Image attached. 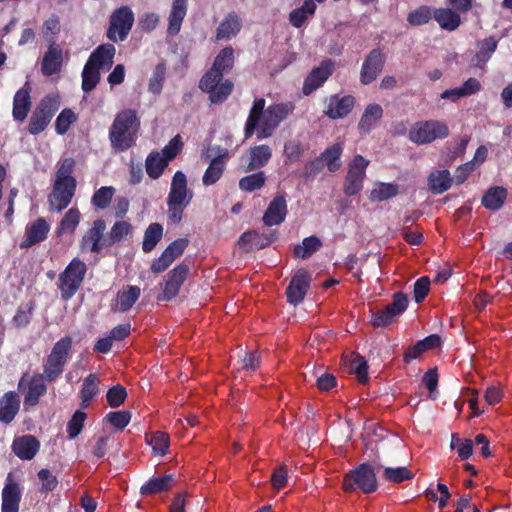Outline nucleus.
I'll return each mask as SVG.
<instances>
[{
  "label": "nucleus",
  "mask_w": 512,
  "mask_h": 512,
  "mask_svg": "<svg viewBox=\"0 0 512 512\" xmlns=\"http://www.w3.org/2000/svg\"><path fill=\"white\" fill-rule=\"evenodd\" d=\"M263 98L255 99L245 124V137L249 138L256 131L258 139H266L273 135L279 124L294 109L292 103L272 104L265 108Z\"/></svg>",
  "instance_id": "nucleus-1"
},
{
  "label": "nucleus",
  "mask_w": 512,
  "mask_h": 512,
  "mask_svg": "<svg viewBox=\"0 0 512 512\" xmlns=\"http://www.w3.org/2000/svg\"><path fill=\"white\" fill-rule=\"evenodd\" d=\"M139 126L140 122L134 110L126 109L118 113L109 132L112 147L118 151L130 148L135 141Z\"/></svg>",
  "instance_id": "nucleus-2"
},
{
  "label": "nucleus",
  "mask_w": 512,
  "mask_h": 512,
  "mask_svg": "<svg viewBox=\"0 0 512 512\" xmlns=\"http://www.w3.org/2000/svg\"><path fill=\"white\" fill-rule=\"evenodd\" d=\"M193 192L188 189L186 175L177 171L171 181L170 190L166 199L167 218L172 224H178L183 218V212L190 204Z\"/></svg>",
  "instance_id": "nucleus-3"
},
{
  "label": "nucleus",
  "mask_w": 512,
  "mask_h": 512,
  "mask_svg": "<svg viewBox=\"0 0 512 512\" xmlns=\"http://www.w3.org/2000/svg\"><path fill=\"white\" fill-rule=\"evenodd\" d=\"M86 272V264L79 258H74L65 270L60 273L58 288L60 289L63 299H70L76 294L84 280Z\"/></svg>",
  "instance_id": "nucleus-4"
},
{
  "label": "nucleus",
  "mask_w": 512,
  "mask_h": 512,
  "mask_svg": "<svg viewBox=\"0 0 512 512\" xmlns=\"http://www.w3.org/2000/svg\"><path fill=\"white\" fill-rule=\"evenodd\" d=\"M449 134L448 126L438 120L416 122L409 130V139L416 144L423 145L442 139Z\"/></svg>",
  "instance_id": "nucleus-5"
},
{
  "label": "nucleus",
  "mask_w": 512,
  "mask_h": 512,
  "mask_svg": "<svg viewBox=\"0 0 512 512\" xmlns=\"http://www.w3.org/2000/svg\"><path fill=\"white\" fill-rule=\"evenodd\" d=\"M72 346L70 337L61 338L55 343L44 364V377L48 381L55 380L63 372Z\"/></svg>",
  "instance_id": "nucleus-6"
},
{
  "label": "nucleus",
  "mask_w": 512,
  "mask_h": 512,
  "mask_svg": "<svg viewBox=\"0 0 512 512\" xmlns=\"http://www.w3.org/2000/svg\"><path fill=\"white\" fill-rule=\"evenodd\" d=\"M223 73L211 68L201 79L199 87L210 94L212 103H221L227 99L233 89V83L229 80L222 81Z\"/></svg>",
  "instance_id": "nucleus-7"
},
{
  "label": "nucleus",
  "mask_w": 512,
  "mask_h": 512,
  "mask_svg": "<svg viewBox=\"0 0 512 512\" xmlns=\"http://www.w3.org/2000/svg\"><path fill=\"white\" fill-rule=\"evenodd\" d=\"M205 157L210 160V164L202 177V181L205 186H210L221 178L230 158V153L228 149L221 146H210L205 152Z\"/></svg>",
  "instance_id": "nucleus-8"
},
{
  "label": "nucleus",
  "mask_w": 512,
  "mask_h": 512,
  "mask_svg": "<svg viewBox=\"0 0 512 512\" xmlns=\"http://www.w3.org/2000/svg\"><path fill=\"white\" fill-rule=\"evenodd\" d=\"M343 489L351 492L360 489L364 493H372L377 489L376 475L369 465L362 464L347 474L343 479Z\"/></svg>",
  "instance_id": "nucleus-9"
},
{
  "label": "nucleus",
  "mask_w": 512,
  "mask_h": 512,
  "mask_svg": "<svg viewBox=\"0 0 512 512\" xmlns=\"http://www.w3.org/2000/svg\"><path fill=\"white\" fill-rule=\"evenodd\" d=\"M58 108L59 102L57 98L52 96L44 97L31 115L28 125L29 133L36 135L44 131Z\"/></svg>",
  "instance_id": "nucleus-10"
},
{
  "label": "nucleus",
  "mask_w": 512,
  "mask_h": 512,
  "mask_svg": "<svg viewBox=\"0 0 512 512\" xmlns=\"http://www.w3.org/2000/svg\"><path fill=\"white\" fill-rule=\"evenodd\" d=\"M134 23V13L128 6H121L110 17L107 37L114 42L124 41Z\"/></svg>",
  "instance_id": "nucleus-11"
},
{
  "label": "nucleus",
  "mask_w": 512,
  "mask_h": 512,
  "mask_svg": "<svg viewBox=\"0 0 512 512\" xmlns=\"http://www.w3.org/2000/svg\"><path fill=\"white\" fill-rule=\"evenodd\" d=\"M369 161L361 155H356L348 165V172L344 183V193L353 196L363 188V181L366 175V168Z\"/></svg>",
  "instance_id": "nucleus-12"
},
{
  "label": "nucleus",
  "mask_w": 512,
  "mask_h": 512,
  "mask_svg": "<svg viewBox=\"0 0 512 512\" xmlns=\"http://www.w3.org/2000/svg\"><path fill=\"white\" fill-rule=\"evenodd\" d=\"M407 306V296L403 293H396L391 304L373 315L372 325L382 327L391 324L397 316L406 310Z\"/></svg>",
  "instance_id": "nucleus-13"
},
{
  "label": "nucleus",
  "mask_w": 512,
  "mask_h": 512,
  "mask_svg": "<svg viewBox=\"0 0 512 512\" xmlns=\"http://www.w3.org/2000/svg\"><path fill=\"white\" fill-rule=\"evenodd\" d=\"M311 276L305 269H299L293 275L286 294L289 303L297 305L301 303L310 287Z\"/></svg>",
  "instance_id": "nucleus-14"
},
{
  "label": "nucleus",
  "mask_w": 512,
  "mask_h": 512,
  "mask_svg": "<svg viewBox=\"0 0 512 512\" xmlns=\"http://www.w3.org/2000/svg\"><path fill=\"white\" fill-rule=\"evenodd\" d=\"M22 497V488L15 480L12 473H9L2 490L1 512H18Z\"/></svg>",
  "instance_id": "nucleus-15"
},
{
  "label": "nucleus",
  "mask_w": 512,
  "mask_h": 512,
  "mask_svg": "<svg viewBox=\"0 0 512 512\" xmlns=\"http://www.w3.org/2000/svg\"><path fill=\"white\" fill-rule=\"evenodd\" d=\"M76 184L54 183L49 196V204L52 210L57 212L65 209L71 202L75 193Z\"/></svg>",
  "instance_id": "nucleus-16"
},
{
  "label": "nucleus",
  "mask_w": 512,
  "mask_h": 512,
  "mask_svg": "<svg viewBox=\"0 0 512 512\" xmlns=\"http://www.w3.org/2000/svg\"><path fill=\"white\" fill-rule=\"evenodd\" d=\"M11 448L21 460H31L38 453L40 442L33 435H22L14 438Z\"/></svg>",
  "instance_id": "nucleus-17"
},
{
  "label": "nucleus",
  "mask_w": 512,
  "mask_h": 512,
  "mask_svg": "<svg viewBox=\"0 0 512 512\" xmlns=\"http://www.w3.org/2000/svg\"><path fill=\"white\" fill-rule=\"evenodd\" d=\"M105 229L106 225L103 220H95L93 226L85 233L81 240V250L91 252L101 251V249L104 247L102 238Z\"/></svg>",
  "instance_id": "nucleus-18"
},
{
  "label": "nucleus",
  "mask_w": 512,
  "mask_h": 512,
  "mask_svg": "<svg viewBox=\"0 0 512 512\" xmlns=\"http://www.w3.org/2000/svg\"><path fill=\"white\" fill-rule=\"evenodd\" d=\"M287 215V202L283 195L276 196L269 204L263 215V222L266 226L281 224Z\"/></svg>",
  "instance_id": "nucleus-19"
},
{
  "label": "nucleus",
  "mask_w": 512,
  "mask_h": 512,
  "mask_svg": "<svg viewBox=\"0 0 512 512\" xmlns=\"http://www.w3.org/2000/svg\"><path fill=\"white\" fill-rule=\"evenodd\" d=\"M332 72L333 63L331 61H326L322 63L320 67L312 70L304 81L303 93L305 95H309L319 88L328 79Z\"/></svg>",
  "instance_id": "nucleus-20"
},
{
  "label": "nucleus",
  "mask_w": 512,
  "mask_h": 512,
  "mask_svg": "<svg viewBox=\"0 0 512 512\" xmlns=\"http://www.w3.org/2000/svg\"><path fill=\"white\" fill-rule=\"evenodd\" d=\"M354 105L355 99L353 96H331L325 113L332 119L344 118L352 111Z\"/></svg>",
  "instance_id": "nucleus-21"
},
{
  "label": "nucleus",
  "mask_w": 512,
  "mask_h": 512,
  "mask_svg": "<svg viewBox=\"0 0 512 512\" xmlns=\"http://www.w3.org/2000/svg\"><path fill=\"white\" fill-rule=\"evenodd\" d=\"M188 11V0H173L168 16L167 33L171 36L177 35L182 26V22Z\"/></svg>",
  "instance_id": "nucleus-22"
},
{
  "label": "nucleus",
  "mask_w": 512,
  "mask_h": 512,
  "mask_svg": "<svg viewBox=\"0 0 512 512\" xmlns=\"http://www.w3.org/2000/svg\"><path fill=\"white\" fill-rule=\"evenodd\" d=\"M49 225L43 218H38L33 223L27 225L25 230V239L20 244L21 248H28L36 243L46 239L49 232Z\"/></svg>",
  "instance_id": "nucleus-23"
},
{
  "label": "nucleus",
  "mask_w": 512,
  "mask_h": 512,
  "mask_svg": "<svg viewBox=\"0 0 512 512\" xmlns=\"http://www.w3.org/2000/svg\"><path fill=\"white\" fill-rule=\"evenodd\" d=\"M383 63L382 54L377 50H373L363 63L361 82L363 84H369L374 81L381 72Z\"/></svg>",
  "instance_id": "nucleus-24"
},
{
  "label": "nucleus",
  "mask_w": 512,
  "mask_h": 512,
  "mask_svg": "<svg viewBox=\"0 0 512 512\" xmlns=\"http://www.w3.org/2000/svg\"><path fill=\"white\" fill-rule=\"evenodd\" d=\"M141 290L137 286H124L118 291L114 302L112 303V309L118 312L128 311L135 302L139 299Z\"/></svg>",
  "instance_id": "nucleus-25"
},
{
  "label": "nucleus",
  "mask_w": 512,
  "mask_h": 512,
  "mask_svg": "<svg viewBox=\"0 0 512 512\" xmlns=\"http://www.w3.org/2000/svg\"><path fill=\"white\" fill-rule=\"evenodd\" d=\"M187 274L188 267L183 264L178 265L168 274L163 290V299L169 300L178 294L179 288L185 281Z\"/></svg>",
  "instance_id": "nucleus-26"
},
{
  "label": "nucleus",
  "mask_w": 512,
  "mask_h": 512,
  "mask_svg": "<svg viewBox=\"0 0 512 512\" xmlns=\"http://www.w3.org/2000/svg\"><path fill=\"white\" fill-rule=\"evenodd\" d=\"M116 49L112 44H103L96 48L87 62L99 70H107L113 65Z\"/></svg>",
  "instance_id": "nucleus-27"
},
{
  "label": "nucleus",
  "mask_w": 512,
  "mask_h": 512,
  "mask_svg": "<svg viewBox=\"0 0 512 512\" xmlns=\"http://www.w3.org/2000/svg\"><path fill=\"white\" fill-rule=\"evenodd\" d=\"M383 116V108L377 103L369 104L358 123L360 133L367 134L374 129Z\"/></svg>",
  "instance_id": "nucleus-28"
},
{
  "label": "nucleus",
  "mask_w": 512,
  "mask_h": 512,
  "mask_svg": "<svg viewBox=\"0 0 512 512\" xmlns=\"http://www.w3.org/2000/svg\"><path fill=\"white\" fill-rule=\"evenodd\" d=\"M62 65V49L55 45L50 44L47 52L42 61V73L46 76H51L60 71Z\"/></svg>",
  "instance_id": "nucleus-29"
},
{
  "label": "nucleus",
  "mask_w": 512,
  "mask_h": 512,
  "mask_svg": "<svg viewBox=\"0 0 512 512\" xmlns=\"http://www.w3.org/2000/svg\"><path fill=\"white\" fill-rule=\"evenodd\" d=\"M20 400L16 393L8 392L0 399V421L10 423L18 413Z\"/></svg>",
  "instance_id": "nucleus-30"
},
{
  "label": "nucleus",
  "mask_w": 512,
  "mask_h": 512,
  "mask_svg": "<svg viewBox=\"0 0 512 512\" xmlns=\"http://www.w3.org/2000/svg\"><path fill=\"white\" fill-rule=\"evenodd\" d=\"M241 27L242 22L240 17L235 13H230L219 24L216 30V38L218 40L231 39L239 33Z\"/></svg>",
  "instance_id": "nucleus-31"
},
{
  "label": "nucleus",
  "mask_w": 512,
  "mask_h": 512,
  "mask_svg": "<svg viewBox=\"0 0 512 512\" xmlns=\"http://www.w3.org/2000/svg\"><path fill=\"white\" fill-rule=\"evenodd\" d=\"M379 466L384 468V478L392 483H400L405 480H411L413 478V474L404 466L402 467H391V466H385L381 461L387 462L388 455L387 451L384 449L382 451V457L379 456Z\"/></svg>",
  "instance_id": "nucleus-32"
},
{
  "label": "nucleus",
  "mask_w": 512,
  "mask_h": 512,
  "mask_svg": "<svg viewBox=\"0 0 512 512\" xmlns=\"http://www.w3.org/2000/svg\"><path fill=\"white\" fill-rule=\"evenodd\" d=\"M46 392L44 376L37 374L29 382L27 393L24 397V407H32L38 404L39 398Z\"/></svg>",
  "instance_id": "nucleus-33"
},
{
  "label": "nucleus",
  "mask_w": 512,
  "mask_h": 512,
  "mask_svg": "<svg viewBox=\"0 0 512 512\" xmlns=\"http://www.w3.org/2000/svg\"><path fill=\"white\" fill-rule=\"evenodd\" d=\"M441 345V338L437 334H432L423 340L418 341L414 346L410 347L404 355L406 362H410L420 356L427 350L434 349Z\"/></svg>",
  "instance_id": "nucleus-34"
},
{
  "label": "nucleus",
  "mask_w": 512,
  "mask_h": 512,
  "mask_svg": "<svg viewBox=\"0 0 512 512\" xmlns=\"http://www.w3.org/2000/svg\"><path fill=\"white\" fill-rule=\"evenodd\" d=\"M30 93L27 88L19 89L13 100V117L15 120L23 122L30 110Z\"/></svg>",
  "instance_id": "nucleus-35"
},
{
  "label": "nucleus",
  "mask_w": 512,
  "mask_h": 512,
  "mask_svg": "<svg viewBox=\"0 0 512 512\" xmlns=\"http://www.w3.org/2000/svg\"><path fill=\"white\" fill-rule=\"evenodd\" d=\"M433 17L442 29L448 31L456 30L461 23L458 13L448 8L435 10L433 12Z\"/></svg>",
  "instance_id": "nucleus-36"
},
{
  "label": "nucleus",
  "mask_w": 512,
  "mask_h": 512,
  "mask_svg": "<svg viewBox=\"0 0 512 512\" xmlns=\"http://www.w3.org/2000/svg\"><path fill=\"white\" fill-rule=\"evenodd\" d=\"M272 156V150L268 145H257L250 149V162L247 171H252L265 166Z\"/></svg>",
  "instance_id": "nucleus-37"
},
{
  "label": "nucleus",
  "mask_w": 512,
  "mask_h": 512,
  "mask_svg": "<svg viewBox=\"0 0 512 512\" xmlns=\"http://www.w3.org/2000/svg\"><path fill=\"white\" fill-rule=\"evenodd\" d=\"M452 181L450 172L446 169L432 172L428 177L429 188L435 194L447 191L451 187Z\"/></svg>",
  "instance_id": "nucleus-38"
},
{
  "label": "nucleus",
  "mask_w": 512,
  "mask_h": 512,
  "mask_svg": "<svg viewBox=\"0 0 512 512\" xmlns=\"http://www.w3.org/2000/svg\"><path fill=\"white\" fill-rule=\"evenodd\" d=\"M497 48V41L493 37H488L477 44L474 65L483 68Z\"/></svg>",
  "instance_id": "nucleus-39"
},
{
  "label": "nucleus",
  "mask_w": 512,
  "mask_h": 512,
  "mask_svg": "<svg viewBox=\"0 0 512 512\" xmlns=\"http://www.w3.org/2000/svg\"><path fill=\"white\" fill-rule=\"evenodd\" d=\"M343 152V145L341 143H334L324 152L321 153L320 159L322 160L324 166L328 168L330 172H335L340 169L341 161L340 157Z\"/></svg>",
  "instance_id": "nucleus-40"
},
{
  "label": "nucleus",
  "mask_w": 512,
  "mask_h": 512,
  "mask_svg": "<svg viewBox=\"0 0 512 512\" xmlns=\"http://www.w3.org/2000/svg\"><path fill=\"white\" fill-rule=\"evenodd\" d=\"M399 192L398 186L392 183H375L370 192V200L372 202H381L395 197Z\"/></svg>",
  "instance_id": "nucleus-41"
},
{
  "label": "nucleus",
  "mask_w": 512,
  "mask_h": 512,
  "mask_svg": "<svg viewBox=\"0 0 512 512\" xmlns=\"http://www.w3.org/2000/svg\"><path fill=\"white\" fill-rule=\"evenodd\" d=\"M80 218V211L75 207L70 208L60 221V224L57 228V234H73L79 225Z\"/></svg>",
  "instance_id": "nucleus-42"
},
{
  "label": "nucleus",
  "mask_w": 512,
  "mask_h": 512,
  "mask_svg": "<svg viewBox=\"0 0 512 512\" xmlns=\"http://www.w3.org/2000/svg\"><path fill=\"white\" fill-rule=\"evenodd\" d=\"M167 159L159 152H152L146 159V172L152 179H158L168 165Z\"/></svg>",
  "instance_id": "nucleus-43"
},
{
  "label": "nucleus",
  "mask_w": 512,
  "mask_h": 512,
  "mask_svg": "<svg viewBox=\"0 0 512 512\" xmlns=\"http://www.w3.org/2000/svg\"><path fill=\"white\" fill-rule=\"evenodd\" d=\"M271 240L260 235L255 231H249L242 234L239 239V245L245 250L261 249L267 246Z\"/></svg>",
  "instance_id": "nucleus-44"
},
{
  "label": "nucleus",
  "mask_w": 512,
  "mask_h": 512,
  "mask_svg": "<svg viewBox=\"0 0 512 512\" xmlns=\"http://www.w3.org/2000/svg\"><path fill=\"white\" fill-rule=\"evenodd\" d=\"M507 192L504 188H490L482 198V204L490 210H498L504 203Z\"/></svg>",
  "instance_id": "nucleus-45"
},
{
  "label": "nucleus",
  "mask_w": 512,
  "mask_h": 512,
  "mask_svg": "<svg viewBox=\"0 0 512 512\" xmlns=\"http://www.w3.org/2000/svg\"><path fill=\"white\" fill-rule=\"evenodd\" d=\"M172 481L173 478L170 475L151 479L141 487L140 493L147 496L163 492L171 487Z\"/></svg>",
  "instance_id": "nucleus-46"
},
{
  "label": "nucleus",
  "mask_w": 512,
  "mask_h": 512,
  "mask_svg": "<svg viewBox=\"0 0 512 512\" xmlns=\"http://www.w3.org/2000/svg\"><path fill=\"white\" fill-rule=\"evenodd\" d=\"M163 235V227L159 223H152L145 231L142 249L145 252L152 251Z\"/></svg>",
  "instance_id": "nucleus-47"
},
{
  "label": "nucleus",
  "mask_w": 512,
  "mask_h": 512,
  "mask_svg": "<svg viewBox=\"0 0 512 512\" xmlns=\"http://www.w3.org/2000/svg\"><path fill=\"white\" fill-rule=\"evenodd\" d=\"M322 245L321 240L316 236H310L303 240L302 244L298 245L294 249V255L297 258H308L314 252L320 249Z\"/></svg>",
  "instance_id": "nucleus-48"
},
{
  "label": "nucleus",
  "mask_w": 512,
  "mask_h": 512,
  "mask_svg": "<svg viewBox=\"0 0 512 512\" xmlns=\"http://www.w3.org/2000/svg\"><path fill=\"white\" fill-rule=\"evenodd\" d=\"M100 80V70L86 62L82 71V89L84 92L92 91Z\"/></svg>",
  "instance_id": "nucleus-49"
},
{
  "label": "nucleus",
  "mask_w": 512,
  "mask_h": 512,
  "mask_svg": "<svg viewBox=\"0 0 512 512\" xmlns=\"http://www.w3.org/2000/svg\"><path fill=\"white\" fill-rule=\"evenodd\" d=\"M348 364H349V371L356 375L359 382L365 383L368 378V373H367L368 366H367V362L365 361V359L358 354H352L350 356Z\"/></svg>",
  "instance_id": "nucleus-50"
},
{
  "label": "nucleus",
  "mask_w": 512,
  "mask_h": 512,
  "mask_svg": "<svg viewBox=\"0 0 512 512\" xmlns=\"http://www.w3.org/2000/svg\"><path fill=\"white\" fill-rule=\"evenodd\" d=\"M115 194V189L112 186H103L95 191L92 196L91 203L98 209H106Z\"/></svg>",
  "instance_id": "nucleus-51"
},
{
  "label": "nucleus",
  "mask_w": 512,
  "mask_h": 512,
  "mask_svg": "<svg viewBox=\"0 0 512 512\" xmlns=\"http://www.w3.org/2000/svg\"><path fill=\"white\" fill-rule=\"evenodd\" d=\"M233 63L234 51L231 47H226L216 56L212 67L224 74L232 68Z\"/></svg>",
  "instance_id": "nucleus-52"
},
{
  "label": "nucleus",
  "mask_w": 512,
  "mask_h": 512,
  "mask_svg": "<svg viewBox=\"0 0 512 512\" xmlns=\"http://www.w3.org/2000/svg\"><path fill=\"white\" fill-rule=\"evenodd\" d=\"M266 176L264 172H258L243 177L239 181V188L246 192H253L262 188L265 184Z\"/></svg>",
  "instance_id": "nucleus-53"
},
{
  "label": "nucleus",
  "mask_w": 512,
  "mask_h": 512,
  "mask_svg": "<svg viewBox=\"0 0 512 512\" xmlns=\"http://www.w3.org/2000/svg\"><path fill=\"white\" fill-rule=\"evenodd\" d=\"M148 443L152 447L154 455L164 456L169 448V436L164 432L158 431L151 436Z\"/></svg>",
  "instance_id": "nucleus-54"
},
{
  "label": "nucleus",
  "mask_w": 512,
  "mask_h": 512,
  "mask_svg": "<svg viewBox=\"0 0 512 512\" xmlns=\"http://www.w3.org/2000/svg\"><path fill=\"white\" fill-rule=\"evenodd\" d=\"M98 393V380L94 374H90L88 377L84 379L82 390H81V399L84 406H87L88 403L97 395Z\"/></svg>",
  "instance_id": "nucleus-55"
},
{
  "label": "nucleus",
  "mask_w": 512,
  "mask_h": 512,
  "mask_svg": "<svg viewBox=\"0 0 512 512\" xmlns=\"http://www.w3.org/2000/svg\"><path fill=\"white\" fill-rule=\"evenodd\" d=\"M450 446L452 449L457 450V453L462 460H466L472 455L473 441L470 439H461L456 434H453Z\"/></svg>",
  "instance_id": "nucleus-56"
},
{
  "label": "nucleus",
  "mask_w": 512,
  "mask_h": 512,
  "mask_svg": "<svg viewBox=\"0 0 512 512\" xmlns=\"http://www.w3.org/2000/svg\"><path fill=\"white\" fill-rule=\"evenodd\" d=\"M74 168V161L71 158H66L61 162V165L56 173L55 183H70L76 184L75 179L71 176Z\"/></svg>",
  "instance_id": "nucleus-57"
},
{
  "label": "nucleus",
  "mask_w": 512,
  "mask_h": 512,
  "mask_svg": "<svg viewBox=\"0 0 512 512\" xmlns=\"http://www.w3.org/2000/svg\"><path fill=\"white\" fill-rule=\"evenodd\" d=\"M75 121L76 114L71 109L62 110L55 121L56 132L60 135L65 134Z\"/></svg>",
  "instance_id": "nucleus-58"
},
{
  "label": "nucleus",
  "mask_w": 512,
  "mask_h": 512,
  "mask_svg": "<svg viewBox=\"0 0 512 512\" xmlns=\"http://www.w3.org/2000/svg\"><path fill=\"white\" fill-rule=\"evenodd\" d=\"M165 72L166 68L164 64H158L152 74V77L150 78L149 84H148V90L149 92L153 94H159L162 90V86L165 80Z\"/></svg>",
  "instance_id": "nucleus-59"
},
{
  "label": "nucleus",
  "mask_w": 512,
  "mask_h": 512,
  "mask_svg": "<svg viewBox=\"0 0 512 512\" xmlns=\"http://www.w3.org/2000/svg\"><path fill=\"white\" fill-rule=\"evenodd\" d=\"M432 16L433 13L430 7L421 6L409 13L407 19L411 25L418 26L428 23Z\"/></svg>",
  "instance_id": "nucleus-60"
},
{
  "label": "nucleus",
  "mask_w": 512,
  "mask_h": 512,
  "mask_svg": "<svg viewBox=\"0 0 512 512\" xmlns=\"http://www.w3.org/2000/svg\"><path fill=\"white\" fill-rule=\"evenodd\" d=\"M303 146L300 142L291 140L284 146V156L286 163H293L300 160L303 153Z\"/></svg>",
  "instance_id": "nucleus-61"
},
{
  "label": "nucleus",
  "mask_w": 512,
  "mask_h": 512,
  "mask_svg": "<svg viewBox=\"0 0 512 512\" xmlns=\"http://www.w3.org/2000/svg\"><path fill=\"white\" fill-rule=\"evenodd\" d=\"M85 419H86V414L84 412L78 410L74 413V415L72 416L71 420L68 422V425H67V432H68L69 438L73 439L80 434V432L82 431Z\"/></svg>",
  "instance_id": "nucleus-62"
},
{
  "label": "nucleus",
  "mask_w": 512,
  "mask_h": 512,
  "mask_svg": "<svg viewBox=\"0 0 512 512\" xmlns=\"http://www.w3.org/2000/svg\"><path fill=\"white\" fill-rule=\"evenodd\" d=\"M127 396L126 390L121 385H116L107 392V401L111 407L120 406Z\"/></svg>",
  "instance_id": "nucleus-63"
},
{
  "label": "nucleus",
  "mask_w": 512,
  "mask_h": 512,
  "mask_svg": "<svg viewBox=\"0 0 512 512\" xmlns=\"http://www.w3.org/2000/svg\"><path fill=\"white\" fill-rule=\"evenodd\" d=\"M159 21L160 17L157 13L146 12L139 18L138 25L142 31L151 32L158 26Z\"/></svg>",
  "instance_id": "nucleus-64"
}]
</instances>
